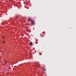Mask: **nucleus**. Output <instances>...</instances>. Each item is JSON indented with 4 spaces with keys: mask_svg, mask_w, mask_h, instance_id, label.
<instances>
[{
    "mask_svg": "<svg viewBox=\"0 0 76 76\" xmlns=\"http://www.w3.org/2000/svg\"><path fill=\"white\" fill-rule=\"evenodd\" d=\"M30 20H31V19L30 18H29L28 19V22H30Z\"/></svg>",
    "mask_w": 76,
    "mask_h": 76,
    "instance_id": "f257e3e1",
    "label": "nucleus"
},
{
    "mask_svg": "<svg viewBox=\"0 0 76 76\" xmlns=\"http://www.w3.org/2000/svg\"><path fill=\"white\" fill-rule=\"evenodd\" d=\"M3 43L4 44V41L3 42Z\"/></svg>",
    "mask_w": 76,
    "mask_h": 76,
    "instance_id": "20e7f679",
    "label": "nucleus"
},
{
    "mask_svg": "<svg viewBox=\"0 0 76 76\" xmlns=\"http://www.w3.org/2000/svg\"><path fill=\"white\" fill-rule=\"evenodd\" d=\"M30 45H32V42H31L30 43Z\"/></svg>",
    "mask_w": 76,
    "mask_h": 76,
    "instance_id": "7ed1b4c3",
    "label": "nucleus"
},
{
    "mask_svg": "<svg viewBox=\"0 0 76 76\" xmlns=\"http://www.w3.org/2000/svg\"><path fill=\"white\" fill-rule=\"evenodd\" d=\"M5 62H6V61H5Z\"/></svg>",
    "mask_w": 76,
    "mask_h": 76,
    "instance_id": "423d86ee",
    "label": "nucleus"
},
{
    "mask_svg": "<svg viewBox=\"0 0 76 76\" xmlns=\"http://www.w3.org/2000/svg\"><path fill=\"white\" fill-rule=\"evenodd\" d=\"M31 23L33 25H34V22L33 20L31 21Z\"/></svg>",
    "mask_w": 76,
    "mask_h": 76,
    "instance_id": "f03ea898",
    "label": "nucleus"
},
{
    "mask_svg": "<svg viewBox=\"0 0 76 76\" xmlns=\"http://www.w3.org/2000/svg\"><path fill=\"white\" fill-rule=\"evenodd\" d=\"M6 64H7V62H6Z\"/></svg>",
    "mask_w": 76,
    "mask_h": 76,
    "instance_id": "39448f33",
    "label": "nucleus"
},
{
    "mask_svg": "<svg viewBox=\"0 0 76 76\" xmlns=\"http://www.w3.org/2000/svg\"><path fill=\"white\" fill-rule=\"evenodd\" d=\"M3 37V38H4V37Z\"/></svg>",
    "mask_w": 76,
    "mask_h": 76,
    "instance_id": "0eeeda50",
    "label": "nucleus"
}]
</instances>
